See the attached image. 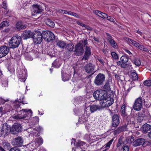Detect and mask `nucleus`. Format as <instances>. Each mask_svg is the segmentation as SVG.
<instances>
[{"label": "nucleus", "mask_w": 151, "mask_h": 151, "mask_svg": "<svg viewBox=\"0 0 151 151\" xmlns=\"http://www.w3.org/2000/svg\"><path fill=\"white\" fill-rule=\"evenodd\" d=\"M18 114H14L12 117L14 119L17 120L29 118L32 115V111L30 110L22 109L20 111H17Z\"/></svg>", "instance_id": "f257e3e1"}, {"label": "nucleus", "mask_w": 151, "mask_h": 151, "mask_svg": "<svg viewBox=\"0 0 151 151\" xmlns=\"http://www.w3.org/2000/svg\"><path fill=\"white\" fill-rule=\"evenodd\" d=\"M128 60L129 58L127 56L123 55L120 58V60L117 62V64L122 68L128 69H133L132 64L127 63Z\"/></svg>", "instance_id": "f03ea898"}, {"label": "nucleus", "mask_w": 151, "mask_h": 151, "mask_svg": "<svg viewBox=\"0 0 151 151\" xmlns=\"http://www.w3.org/2000/svg\"><path fill=\"white\" fill-rule=\"evenodd\" d=\"M22 41L21 37L16 35L12 37L9 40V44L11 48L18 47Z\"/></svg>", "instance_id": "7ed1b4c3"}, {"label": "nucleus", "mask_w": 151, "mask_h": 151, "mask_svg": "<svg viewBox=\"0 0 151 151\" xmlns=\"http://www.w3.org/2000/svg\"><path fill=\"white\" fill-rule=\"evenodd\" d=\"M43 38L45 41L50 42L55 39V36L54 34L48 30L42 31Z\"/></svg>", "instance_id": "20e7f679"}, {"label": "nucleus", "mask_w": 151, "mask_h": 151, "mask_svg": "<svg viewBox=\"0 0 151 151\" xmlns=\"http://www.w3.org/2000/svg\"><path fill=\"white\" fill-rule=\"evenodd\" d=\"M105 75L102 73H99L96 77L94 81V83L97 86H99L103 84L105 81Z\"/></svg>", "instance_id": "39448f33"}, {"label": "nucleus", "mask_w": 151, "mask_h": 151, "mask_svg": "<svg viewBox=\"0 0 151 151\" xmlns=\"http://www.w3.org/2000/svg\"><path fill=\"white\" fill-rule=\"evenodd\" d=\"M143 99L141 97L138 98L135 101L133 106V109L136 111L141 110L142 107Z\"/></svg>", "instance_id": "423d86ee"}, {"label": "nucleus", "mask_w": 151, "mask_h": 151, "mask_svg": "<svg viewBox=\"0 0 151 151\" xmlns=\"http://www.w3.org/2000/svg\"><path fill=\"white\" fill-rule=\"evenodd\" d=\"M35 32L36 34H34L33 37V41L36 44H40L42 42L43 38L42 31L37 30Z\"/></svg>", "instance_id": "0eeeda50"}, {"label": "nucleus", "mask_w": 151, "mask_h": 151, "mask_svg": "<svg viewBox=\"0 0 151 151\" xmlns=\"http://www.w3.org/2000/svg\"><path fill=\"white\" fill-rule=\"evenodd\" d=\"M93 95L96 100L101 101H103L106 96L103 91L102 90L96 91L93 93Z\"/></svg>", "instance_id": "6e6552de"}, {"label": "nucleus", "mask_w": 151, "mask_h": 151, "mask_svg": "<svg viewBox=\"0 0 151 151\" xmlns=\"http://www.w3.org/2000/svg\"><path fill=\"white\" fill-rule=\"evenodd\" d=\"M75 55L76 56L82 55L83 52V46L81 42L78 43L75 47Z\"/></svg>", "instance_id": "1a4fd4ad"}, {"label": "nucleus", "mask_w": 151, "mask_h": 151, "mask_svg": "<svg viewBox=\"0 0 151 151\" xmlns=\"http://www.w3.org/2000/svg\"><path fill=\"white\" fill-rule=\"evenodd\" d=\"M11 128L10 126L7 124L5 123L3 125L1 133L2 135L6 136L11 132Z\"/></svg>", "instance_id": "9d476101"}, {"label": "nucleus", "mask_w": 151, "mask_h": 151, "mask_svg": "<svg viewBox=\"0 0 151 151\" xmlns=\"http://www.w3.org/2000/svg\"><path fill=\"white\" fill-rule=\"evenodd\" d=\"M21 125L19 124L14 123L11 128V132L13 134H17L21 131Z\"/></svg>", "instance_id": "9b49d317"}, {"label": "nucleus", "mask_w": 151, "mask_h": 151, "mask_svg": "<svg viewBox=\"0 0 151 151\" xmlns=\"http://www.w3.org/2000/svg\"><path fill=\"white\" fill-rule=\"evenodd\" d=\"M114 103V100L112 98L106 97L101 101L102 106L103 107H108L112 105Z\"/></svg>", "instance_id": "f8f14e48"}, {"label": "nucleus", "mask_w": 151, "mask_h": 151, "mask_svg": "<svg viewBox=\"0 0 151 151\" xmlns=\"http://www.w3.org/2000/svg\"><path fill=\"white\" fill-rule=\"evenodd\" d=\"M9 52V47L5 45L0 47V58L6 56Z\"/></svg>", "instance_id": "ddd939ff"}, {"label": "nucleus", "mask_w": 151, "mask_h": 151, "mask_svg": "<svg viewBox=\"0 0 151 151\" xmlns=\"http://www.w3.org/2000/svg\"><path fill=\"white\" fill-rule=\"evenodd\" d=\"M95 68V65L91 63L87 64L85 65L84 68L86 72L88 73H94V70Z\"/></svg>", "instance_id": "4468645a"}, {"label": "nucleus", "mask_w": 151, "mask_h": 151, "mask_svg": "<svg viewBox=\"0 0 151 151\" xmlns=\"http://www.w3.org/2000/svg\"><path fill=\"white\" fill-rule=\"evenodd\" d=\"M32 11L35 14H40L43 11V9L40 5L37 4H34L32 6Z\"/></svg>", "instance_id": "2eb2a0df"}, {"label": "nucleus", "mask_w": 151, "mask_h": 151, "mask_svg": "<svg viewBox=\"0 0 151 151\" xmlns=\"http://www.w3.org/2000/svg\"><path fill=\"white\" fill-rule=\"evenodd\" d=\"M119 123V116L117 114H114L112 116V123L111 126L114 128L116 127Z\"/></svg>", "instance_id": "dca6fc26"}, {"label": "nucleus", "mask_w": 151, "mask_h": 151, "mask_svg": "<svg viewBox=\"0 0 151 151\" xmlns=\"http://www.w3.org/2000/svg\"><path fill=\"white\" fill-rule=\"evenodd\" d=\"M106 34L108 36L106 38L108 42L110 44L112 47L115 48H117L118 47L117 44L114 40L112 37L108 33H107Z\"/></svg>", "instance_id": "f3484780"}, {"label": "nucleus", "mask_w": 151, "mask_h": 151, "mask_svg": "<svg viewBox=\"0 0 151 151\" xmlns=\"http://www.w3.org/2000/svg\"><path fill=\"white\" fill-rule=\"evenodd\" d=\"M91 54L90 47L87 46H86L84 54L82 58V60H88Z\"/></svg>", "instance_id": "a211bd4d"}, {"label": "nucleus", "mask_w": 151, "mask_h": 151, "mask_svg": "<svg viewBox=\"0 0 151 151\" xmlns=\"http://www.w3.org/2000/svg\"><path fill=\"white\" fill-rule=\"evenodd\" d=\"M34 35L33 33L31 31L25 30L23 32L22 35V37L23 39L26 40L30 38H33Z\"/></svg>", "instance_id": "6ab92c4d"}, {"label": "nucleus", "mask_w": 151, "mask_h": 151, "mask_svg": "<svg viewBox=\"0 0 151 151\" xmlns=\"http://www.w3.org/2000/svg\"><path fill=\"white\" fill-rule=\"evenodd\" d=\"M23 141L21 137H17L14 139L13 140L12 143L14 145L17 146H21L23 143Z\"/></svg>", "instance_id": "aec40b11"}, {"label": "nucleus", "mask_w": 151, "mask_h": 151, "mask_svg": "<svg viewBox=\"0 0 151 151\" xmlns=\"http://www.w3.org/2000/svg\"><path fill=\"white\" fill-rule=\"evenodd\" d=\"M27 27L26 24H24L21 22H17L15 25V29L17 30H21L25 29Z\"/></svg>", "instance_id": "412c9836"}, {"label": "nucleus", "mask_w": 151, "mask_h": 151, "mask_svg": "<svg viewBox=\"0 0 151 151\" xmlns=\"http://www.w3.org/2000/svg\"><path fill=\"white\" fill-rule=\"evenodd\" d=\"M145 142V140L143 138H139L135 140L133 142V145L134 147L143 145Z\"/></svg>", "instance_id": "4be33fe9"}, {"label": "nucleus", "mask_w": 151, "mask_h": 151, "mask_svg": "<svg viewBox=\"0 0 151 151\" xmlns=\"http://www.w3.org/2000/svg\"><path fill=\"white\" fill-rule=\"evenodd\" d=\"M127 130V126L126 125L119 127L116 130H115L114 131V134L116 135V134H118L123 131H125Z\"/></svg>", "instance_id": "5701e85b"}, {"label": "nucleus", "mask_w": 151, "mask_h": 151, "mask_svg": "<svg viewBox=\"0 0 151 151\" xmlns=\"http://www.w3.org/2000/svg\"><path fill=\"white\" fill-rule=\"evenodd\" d=\"M38 147L37 145L35 142L30 143L27 145L26 146L27 148H28L30 151L34 150Z\"/></svg>", "instance_id": "b1692460"}, {"label": "nucleus", "mask_w": 151, "mask_h": 151, "mask_svg": "<svg viewBox=\"0 0 151 151\" xmlns=\"http://www.w3.org/2000/svg\"><path fill=\"white\" fill-rule=\"evenodd\" d=\"M124 39L128 43H129L132 44L134 46L137 47H138V45L139 44V43L136 42L129 38L128 37H125L124 38Z\"/></svg>", "instance_id": "393cba45"}, {"label": "nucleus", "mask_w": 151, "mask_h": 151, "mask_svg": "<svg viewBox=\"0 0 151 151\" xmlns=\"http://www.w3.org/2000/svg\"><path fill=\"white\" fill-rule=\"evenodd\" d=\"M132 63L137 66H139L141 65L140 59L137 57H135L132 60Z\"/></svg>", "instance_id": "a878e982"}, {"label": "nucleus", "mask_w": 151, "mask_h": 151, "mask_svg": "<svg viewBox=\"0 0 151 151\" xmlns=\"http://www.w3.org/2000/svg\"><path fill=\"white\" fill-rule=\"evenodd\" d=\"M96 15L100 17L105 19V17L106 16V14L101 12L99 10H95L93 12Z\"/></svg>", "instance_id": "bb28decb"}, {"label": "nucleus", "mask_w": 151, "mask_h": 151, "mask_svg": "<svg viewBox=\"0 0 151 151\" xmlns=\"http://www.w3.org/2000/svg\"><path fill=\"white\" fill-rule=\"evenodd\" d=\"M126 109V106L125 105H123L122 106L121 109V113L122 116L125 119L127 118V116L126 114L125 111V109Z\"/></svg>", "instance_id": "cd10ccee"}, {"label": "nucleus", "mask_w": 151, "mask_h": 151, "mask_svg": "<svg viewBox=\"0 0 151 151\" xmlns=\"http://www.w3.org/2000/svg\"><path fill=\"white\" fill-rule=\"evenodd\" d=\"M89 107H90V111L91 113L97 110H99L101 108V107L98 105H94L90 106Z\"/></svg>", "instance_id": "c85d7f7f"}, {"label": "nucleus", "mask_w": 151, "mask_h": 151, "mask_svg": "<svg viewBox=\"0 0 151 151\" xmlns=\"http://www.w3.org/2000/svg\"><path fill=\"white\" fill-rule=\"evenodd\" d=\"M151 129V125L147 124L144 125L143 127L142 130L143 132L145 133L149 131Z\"/></svg>", "instance_id": "c756f323"}, {"label": "nucleus", "mask_w": 151, "mask_h": 151, "mask_svg": "<svg viewBox=\"0 0 151 151\" xmlns=\"http://www.w3.org/2000/svg\"><path fill=\"white\" fill-rule=\"evenodd\" d=\"M56 45L60 48L64 49L66 46V43L62 41H58L57 42Z\"/></svg>", "instance_id": "7c9ffc66"}, {"label": "nucleus", "mask_w": 151, "mask_h": 151, "mask_svg": "<svg viewBox=\"0 0 151 151\" xmlns=\"http://www.w3.org/2000/svg\"><path fill=\"white\" fill-rule=\"evenodd\" d=\"M61 61L60 60L56 59L52 63V65L55 68H58L61 65Z\"/></svg>", "instance_id": "2f4dec72"}, {"label": "nucleus", "mask_w": 151, "mask_h": 151, "mask_svg": "<svg viewBox=\"0 0 151 151\" xmlns=\"http://www.w3.org/2000/svg\"><path fill=\"white\" fill-rule=\"evenodd\" d=\"M46 24L51 27L53 28L55 26L54 23L49 19H47L46 20Z\"/></svg>", "instance_id": "473e14b6"}, {"label": "nucleus", "mask_w": 151, "mask_h": 151, "mask_svg": "<svg viewBox=\"0 0 151 151\" xmlns=\"http://www.w3.org/2000/svg\"><path fill=\"white\" fill-rule=\"evenodd\" d=\"M133 72L131 73L132 78L133 80L135 81L138 79V78L137 74L135 70H133Z\"/></svg>", "instance_id": "72a5a7b5"}, {"label": "nucleus", "mask_w": 151, "mask_h": 151, "mask_svg": "<svg viewBox=\"0 0 151 151\" xmlns=\"http://www.w3.org/2000/svg\"><path fill=\"white\" fill-rule=\"evenodd\" d=\"M74 45L72 43H70L67 45L66 44V46L65 47V48L70 51H72L74 49Z\"/></svg>", "instance_id": "f704fd0d"}, {"label": "nucleus", "mask_w": 151, "mask_h": 151, "mask_svg": "<svg viewBox=\"0 0 151 151\" xmlns=\"http://www.w3.org/2000/svg\"><path fill=\"white\" fill-rule=\"evenodd\" d=\"M35 142L36 143V144L37 145V146L39 147L42 144L43 140L41 137L37 138L35 139Z\"/></svg>", "instance_id": "c9c22d12"}, {"label": "nucleus", "mask_w": 151, "mask_h": 151, "mask_svg": "<svg viewBox=\"0 0 151 151\" xmlns=\"http://www.w3.org/2000/svg\"><path fill=\"white\" fill-rule=\"evenodd\" d=\"M114 141V139H112L109 141L105 145V149L103 151H106L107 150L109 149L110 147Z\"/></svg>", "instance_id": "e433bc0d"}, {"label": "nucleus", "mask_w": 151, "mask_h": 151, "mask_svg": "<svg viewBox=\"0 0 151 151\" xmlns=\"http://www.w3.org/2000/svg\"><path fill=\"white\" fill-rule=\"evenodd\" d=\"M9 25V22L7 21H3L0 24V29H1L4 27L8 26Z\"/></svg>", "instance_id": "4c0bfd02"}, {"label": "nucleus", "mask_w": 151, "mask_h": 151, "mask_svg": "<svg viewBox=\"0 0 151 151\" xmlns=\"http://www.w3.org/2000/svg\"><path fill=\"white\" fill-rule=\"evenodd\" d=\"M70 76L66 73H64L62 75V79L64 81H68L69 79Z\"/></svg>", "instance_id": "58836bf2"}, {"label": "nucleus", "mask_w": 151, "mask_h": 151, "mask_svg": "<svg viewBox=\"0 0 151 151\" xmlns=\"http://www.w3.org/2000/svg\"><path fill=\"white\" fill-rule=\"evenodd\" d=\"M134 140V137L130 136L127 137L125 139V140L127 142V143L130 144L133 142Z\"/></svg>", "instance_id": "ea45409f"}, {"label": "nucleus", "mask_w": 151, "mask_h": 151, "mask_svg": "<svg viewBox=\"0 0 151 151\" xmlns=\"http://www.w3.org/2000/svg\"><path fill=\"white\" fill-rule=\"evenodd\" d=\"M103 88L106 90L107 91H109L111 88H110V86L109 84V81H107L105 83V85H104Z\"/></svg>", "instance_id": "a19ab883"}, {"label": "nucleus", "mask_w": 151, "mask_h": 151, "mask_svg": "<svg viewBox=\"0 0 151 151\" xmlns=\"http://www.w3.org/2000/svg\"><path fill=\"white\" fill-rule=\"evenodd\" d=\"M137 48L141 50H143L146 52H147L149 51L148 50L147 48L144 47L143 46L140 45L139 44L138 45V47H137Z\"/></svg>", "instance_id": "79ce46f5"}, {"label": "nucleus", "mask_w": 151, "mask_h": 151, "mask_svg": "<svg viewBox=\"0 0 151 151\" xmlns=\"http://www.w3.org/2000/svg\"><path fill=\"white\" fill-rule=\"evenodd\" d=\"M3 145L4 147L7 149H9L10 148V144L7 142L4 141L3 142Z\"/></svg>", "instance_id": "37998d69"}, {"label": "nucleus", "mask_w": 151, "mask_h": 151, "mask_svg": "<svg viewBox=\"0 0 151 151\" xmlns=\"http://www.w3.org/2000/svg\"><path fill=\"white\" fill-rule=\"evenodd\" d=\"M1 6L2 8L4 9L5 10H7V13L9 11V10L7 9V6L6 2L5 1H3L2 2Z\"/></svg>", "instance_id": "c03bdc74"}, {"label": "nucleus", "mask_w": 151, "mask_h": 151, "mask_svg": "<svg viewBox=\"0 0 151 151\" xmlns=\"http://www.w3.org/2000/svg\"><path fill=\"white\" fill-rule=\"evenodd\" d=\"M143 84L147 86H151V80H146L144 82Z\"/></svg>", "instance_id": "a18cd8bd"}, {"label": "nucleus", "mask_w": 151, "mask_h": 151, "mask_svg": "<svg viewBox=\"0 0 151 151\" xmlns=\"http://www.w3.org/2000/svg\"><path fill=\"white\" fill-rule=\"evenodd\" d=\"M40 131L39 130H37L35 129L34 131H33V133L32 134V135L34 136H38L39 135Z\"/></svg>", "instance_id": "49530a36"}, {"label": "nucleus", "mask_w": 151, "mask_h": 151, "mask_svg": "<svg viewBox=\"0 0 151 151\" xmlns=\"http://www.w3.org/2000/svg\"><path fill=\"white\" fill-rule=\"evenodd\" d=\"M111 55L112 57L114 59H117L118 58V55L114 52H112L111 53Z\"/></svg>", "instance_id": "de8ad7c7"}, {"label": "nucleus", "mask_w": 151, "mask_h": 151, "mask_svg": "<svg viewBox=\"0 0 151 151\" xmlns=\"http://www.w3.org/2000/svg\"><path fill=\"white\" fill-rule=\"evenodd\" d=\"M69 15L74 16L78 18H79L80 17V16L78 15L76 13L70 11Z\"/></svg>", "instance_id": "09e8293b"}, {"label": "nucleus", "mask_w": 151, "mask_h": 151, "mask_svg": "<svg viewBox=\"0 0 151 151\" xmlns=\"http://www.w3.org/2000/svg\"><path fill=\"white\" fill-rule=\"evenodd\" d=\"M106 18L110 22H114V19L111 17L108 16L106 14V16L105 17V19Z\"/></svg>", "instance_id": "8fccbe9b"}, {"label": "nucleus", "mask_w": 151, "mask_h": 151, "mask_svg": "<svg viewBox=\"0 0 151 151\" xmlns=\"http://www.w3.org/2000/svg\"><path fill=\"white\" fill-rule=\"evenodd\" d=\"M59 12L61 13H63V14H68L69 15L70 11H66L65 10H62V9H60L59 10Z\"/></svg>", "instance_id": "3c124183"}, {"label": "nucleus", "mask_w": 151, "mask_h": 151, "mask_svg": "<svg viewBox=\"0 0 151 151\" xmlns=\"http://www.w3.org/2000/svg\"><path fill=\"white\" fill-rule=\"evenodd\" d=\"M9 151H21L19 148L16 147L12 148L10 149Z\"/></svg>", "instance_id": "603ef678"}, {"label": "nucleus", "mask_w": 151, "mask_h": 151, "mask_svg": "<svg viewBox=\"0 0 151 151\" xmlns=\"http://www.w3.org/2000/svg\"><path fill=\"white\" fill-rule=\"evenodd\" d=\"M35 129H34L33 128H30L27 129V131L29 133H30L31 134L33 132V131H34Z\"/></svg>", "instance_id": "864d4df0"}, {"label": "nucleus", "mask_w": 151, "mask_h": 151, "mask_svg": "<svg viewBox=\"0 0 151 151\" xmlns=\"http://www.w3.org/2000/svg\"><path fill=\"white\" fill-rule=\"evenodd\" d=\"M81 42L82 43L83 46H85L88 44L87 40L86 39H85L83 41H81Z\"/></svg>", "instance_id": "5fc2aeb1"}, {"label": "nucleus", "mask_w": 151, "mask_h": 151, "mask_svg": "<svg viewBox=\"0 0 151 151\" xmlns=\"http://www.w3.org/2000/svg\"><path fill=\"white\" fill-rule=\"evenodd\" d=\"M33 121L35 123H37L39 121V118L37 116H35L33 118Z\"/></svg>", "instance_id": "6e6d98bb"}, {"label": "nucleus", "mask_w": 151, "mask_h": 151, "mask_svg": "<svg viewBox=\"0 0 151 151\" xmlns=\"http://www.w3.org/2000/svg\"><path fill=\"white\" fill-rule=\"evenodd\" d=\"M129 148L127 146H125L123 148V151H129Z\"/></svg>", "instance_id": "4d7b16f0"}, {"label": "nucleus", "mask_w": 151, "mask_h": 151, "mask_svg": "<svg viewBox=\"0 0 151 151\" xmlns=\"http://www.w3.org/2000/svg\"><path fill=\"white\" fill-rule=\"evenodd\" d=\"M76 23L78 25H80L82 27H84L85 26V24L80 21H77L76 22Z\"/></svg>", "instance_id": "13d9d810"}, {"label": "nucleus", "mask_w": 151, "mask_h": 151, "mask_svg": "<svg viewBox=\"0 0 151 151\" xmlns=\"http://www.w3.org/2000/svg\"><path fill=\"white\" fill-rule=\"evenodd\" d=\"M10 31V29L9 28H7L6 29H5L4 30H3V32H5V33H9Z\"/></svg>", "instance_id": "bf43d9fd"}, {"label": "nucleus", "mask_w": 151, "mask_h": 151, "mask_svg": "<svg viewBox=\"0 0 151 151\" xmlns=\"http://www.w3.org/2000/svg\"><path fill=\"white\" fill-rule=\"evenodd\" d=\"M124 50L125 52L129 55L130 56H131L132 55V53L129 50L127 49H125Z\"/></svg>", "instance_id": "052dcab7"}, {"label": "nucleus", "mask_w": 151, "mask_h": 151, "mask_svg": "<svg viewBox=\"0 0 151 151\" xmlns=\"http://www.w3.org/2000/svg\"><path fill=\"white\" fill-rule=\"evenodd\" d=\"M84 28L88 30H92V28L89 26L87 25H85Z\"/></svg>", "instance_id": "680f3d73"}, {"label": "nucleus", "mask_w": 151, "mask_h": 151, "mask_svg": "<svg viewBox=\"0 0 151 151\" xmlns=\"http://www.w3.org/2000/svg\"><path fill=\"white\" fill-rule=\"evenodd\" d=\"M6 101L4 99H3L0 98V104H3Z\"/></svg>", "instance_id": "e2e57ef3"}, {"label": "nucleus", "mask_w": 151, "mask_h": 151, "mask_svg": "<svg viewBox=\"0 0 151 151\" xmlns=\"http://www.w3.org/2000/svg\"><path fill=\"white\" fill-rule=\"evenodd\" d=\"M98 60L102 65H104V61L103 59L100 58H98Z\"/></svg>", "instance_id": "0e129e2a"}, {"label": "nucleus", "mask_w": 151, "mask_h": 151, "mask_svg": "<svg viewBox=\"0 0 151 151\" xmlns=\"http://www.w3.org/2000/svg\"><path fill=\"white\" fill-rule=\"evenodd\" d=\"M2 85L4 87H6L8 86V82L7 81H5L4 82L2 83Z\"/></svg>", "instance_id": "69168bd1"}, {"label": "nucleus", "mask_w": 151, "mask_h": 151, "mask_svg": "<svg viewBox=\"0 0 151 151\" xmlns=\"http://www.w3.org/2000/svg\"><path fill=\"white\" fill-rule=\"evenodd\" d=\"M119 142L121 143L122 144H124V142L123 141V138L122 137H120L118 140Z\"/></svg>", "instance_id": "338daca9"}, {"label": "nucleus", "mask_w": 151, "mask_h": 151, "mask_svg": "<svg viewBox=\"0 0 151 151\" xmlns=\"http://www.w3.org/2000/svg\"><path fill=\"white\" fill-rule=\"evenodd\" d=\"M15 108H18L20 107V105L19 104H14V105Z\"/></svg>", "instance_id": "774afa93"}]
</instances>
